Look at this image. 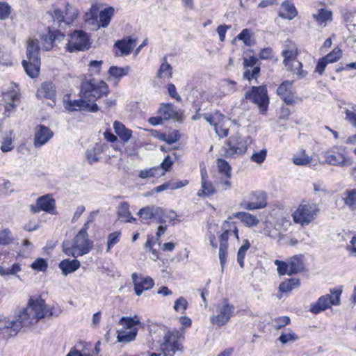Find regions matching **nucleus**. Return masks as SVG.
Returning <instances> with one entry per match:
<instances>
[{"label": "nucleus", "mask_w": 356, "mask_h": 356, "mask_svg": "<svg viewBox=\"0 0 356 356\" xmlns=\"http://www.w3.org/2000/svg\"><path fill=\"white\" fill-rule=\"evenodd\" d=\"M345 195L344 203L352 209H356V188L346 191Z\"/></svg>", "instance_id": "37998d69"}, {"label": "nucleus", "mask_w": 356, "mask_h": 356, "mask_svg": "<svg viewBox=\"0 0 356 356\" xmlns=\"http://www.w3.org/2000/svg\"><path fill=\"white\" fill-rule=\"evenodd\" d=\"M250 247V243L245 240L242 246L238 249L237 253V261L241 268L244 267V258L248 250Z\"/></svg>", "instance_id": "c03bdc74"}, {"label": "nucleus", "mask_w": 356, "mask_h": 356, "mask_svg": "<svg viewBox=\"0 0 356 356\" xmlns=\"http://www.w3.org/2000/svg\"><path fill=\"white\" fill-rule=\"evenodd\" d=\"M159 113L165 120L172 118L175 115L173 105L170 104H162L159 108Z\"/></svg>", "instance_id": "ea45409f"}, {"label": "nucleus", "mask_w": 356, "mask_h": 356, "mask_svg": "<svg viewBox=\"0 0 356 356\" xmlns=\"http://www.w3.org/2000/svg\"><path fill=\"white\" fill-rule=\"evenodd\" d=\"M113 129L115 134L124 143L128 142L132 136V131L126 128L120 122L115 121L113 122Z\"/></svg>", "instance_id": "c85d7f7f"}, {"label": "nucleus", "mask_w": 356, "mask_h": 356, "mask_svg": "<svg viewBox=\"0 0 356 356\" xmlns=\"http://www.w3.org/2000/svg\"><path fill=\"white\" fill-rule=\"evenodd\" d=\"M274 327L276 330H280L290 323V318L288 316H280L274 320Z\"/></svg>", "instance_id": "0e129e2a"}, {"label": "nucleus", "mask_w": 356, "mask_h": 356, "mask_svg": "<svg viewBox=\"0 0 356 356\" xmlns=\"http://www.w3.org/2000/svg\"><path fill=\"white\" fill-rule=\"evenodd\" d=\"M260 72V67L258 66L254 67L252 70H250L248 68L243 72V78L250 81L252 79L256 78Z\"/></svg>", "instance_id": "338daca9"}, {"label": "nucleus", "mask_w": 356, "mask_h": 356, "mask_svg": "<svg viewBox=\"0 0 356 356\" xmlns=\"http://www.w3.org/2000/svg\"><path fill=\"white\" fill-rule=\"evenodd\" d=\"M89 222L78 232L73 241L65 240L63 242V251L68 256L77 257L88 252L89 242L87 226Z\"/></svg>", "instance_id": "f03ea898"}, {"label": "nucleus", "mask_w": 356, "mask_h": 356, "mask_svg": "<svg viewBox=\"0 0 356 356\" xmlns=\"http://www.w3.org/2000/svg\"><path fill=\"white\" fill-rule=\"evenodd\" d=\"M311 161L312 159L305 154L304 150L295 154L293 158V163L298 165H305L309 163Z\"/></svg>", "instance_id": "a19ab883"}, {"label": "nucleus", "mask_w": 356, "mask_h": 356, "mask_svg": "<svg viewBox=\"0 0 356 356\" xmlns=\"http://www.w3.org/2000/svg\"><path fill=\"white\" fill-rule=\"evenodd\" d=\"M298 339L299 337L295 333L289 330L288 332L282 333L279 337V341L282 343H286L289 341H295Z\"/></svg>", "instance_id": "6e6d98bb"}, {"label": "nucleus", "mask_w": 356, "mask_h": 356, "mask_svg": "<svg viewBox=\"0 0 356 356\" xmlns=\"http://www.w3.org/2000/svg\"><path fill=\"white\" fill-rule=\"evenodd\" d=\"M187 305H188L187 300L184 298L180 297L175 301V305H174V309L176 312H181V314H184V311L187 308Z\"/></svg>", "instance_id": "4d7b16f0"}, {"label": "nucleus", "mask_w": 356, "mask_h": 356, "mask_svg": "<svg viewBox=\"0 0 356 356\" xmlns=\"http://www.w3.org/2000/svg\"><path fill=\"white\" fill-rule=\"evenodd\" d=\"M10 14V6L6 2H0V19L4 20Z\"/></svg>", "instance_id": "680f3d73"}, {"label": "nucleus", "mask_w": 356, "mask_h": 356, "mask_svg": "<svg viewBox=\"0 0 356 356\" xmlns=\"http://www.w3.org/2000/svg\"><path fill=\"white\" fill-rule=\"evenodd\" d=\"M53 136L54 133L49 127L42 124L38 125L34 134V147L35 148L41 147L48 143Z\"/></svg>", "instance_id": "4468645a"}, {"label": "nucleus", "mask_w": 356, "mask_h": 356, "mask_svg": "<svg viewBox=\"0 0 356 356\" xmlns=\"http://www.w3.org/2000/svg\"><path fill=\"white\" fill-rule=\"evenodd\" d=\"M234 306L227 299L215 305V313L210 317V322L219 327L225 325L234 313Z\"/></svg>", "instance_id": "423d86ee"}, {"label": "nucleus", "mask_w": 356, "mask_h": 356, "mask_svg": "<svg viewBox=\"0 0 356 356\" xmlns=\"http://www.w3.org/2000/svg\"><path fill=\"white\" fill-rule=\"evenodd\" d=\"M172 74V68L170 64L165 62L161 64L157 73L158 77L163 79L171 78Z\"/></svg>", "instance_id": "79ce46f5"}, {"label": "nucleus", "mask_w": 356, "mask_h": 356, "mask_svg": "<svg viewBox=\"0 0 356 356\" xmlns=\"http://www.w3.org/2000/svg\"><path fill=\"white\" fill-rule=\"evenodd\" d=\"M70 39L66 44V48L70 52L88 49L89 38L83 31H74L69 35Z\"/></svg>", "instance_id": "ddd939ff"}, {"label": "nucleus", "mask_w": 356, "mask_h": 356, "mask_svg": "<svg viewBox=\"0 0 356 356\" xmlns=\"http://www.w3.org/2000/svg\"><path fill=\"white\" fill-rule=\"evenodd\" d=\"M65 18L64 20L65 24H70L73 22V21L76 19L77 16V12L75 9L72 8L69 3H67L65 8Z\"/></svg>", "instance_id": "8fccbe9b"}, {"label": "nucleus", "mask_w": 356, "mask_h": 356, "mask_svg": "<svg viewBox=\"0 0 356 356\" xmlns=\"http://www.w3.org/2000/svg\"><path fill=\"white\" fill-rule=\"evenodd\" d=\"M297 13V10L293 3L289 0H285L281 4L279 10V15L282 18L291 20L296 17Z\"/></svg>", "instance_id": "b1692460"}, {"label": "nucleus", "mask_w": 356, "mask_h": 356, "mask_svg": "<svg viewBox=\"0 0 356 356\" xmlns=\"http://www.w3.org/2000/svg\"><path fill=\"white\" fill-rule=\"evenodd\" d=\"M289 264V272L288 275H291L296 274L304 270L303 256L294 255L290 257L288 260Z\"/></svg>", "instance_id": "a878e982"}, {"label": "nucleus", "mask_w": 356, "mask_h": 356, "mask_svg": "<svg viewBox=\"0 0 356 356\" xmlns=\"http://www.w3.org/2000/svg\"><path fill=\"white\" fill-rule=\"evenodd\" d=\"M234 216L249 227L257 226L259 222L257 216L247 212H237Z\"/></svg>", "instance_id": "2f4dec72"}, {"label": "nucleus", "mask_w": 356, "mask_h": 356, "mask_svg": "<svg viewBox=\"0 0 356 356\" xmlns=\"http://www.w3.org/2000/svg\"><path fill=\"white\" fill-rule=\"evenodd\" d=\"M56 39V36L49 29L47 33L40 35L42 49L45 51H49L53 47V42Z\"/></svg>", "instance_id": "72a5a7b5"}, {"label": "nucleus", "mask_w": 356, "mask_h": 356, "mask_svg": "<svg viewBox=\"0 0 356 356\" xmlns=\"http://www.w3.org/2000/svg\"><path fill=\"white\" fill-rule=\"evenodd\" d=\"M236 82L234 81L225 80L222 83V88L223 90L224 95H229L235 91Z\"/></svg>", "instance_id": "13d9d810"}, {"label": "nucleus", "mask_w": 356, "mask_h": 356, "mask_svg": "<svg viewBox=\"0 0 356 356\" xmlns=\"http://www.w3.org/2000/svg\"><path fill=\"white\" fill-rule=\"evenodd\" d=\"M222 227L224 232L220 236V243H222L223 242L227 243L228 238L231 235H234L236 238H238V230L235 222L225 221L223 224Z\"/></svg>", "instance_id": "bb28decb"}, {"label": "nucleus", "mask_w": 356, "mask_h": 356, "mask_svg": "<svg viewBox=\"0 0 356 356\" xmlns=\"http://www.w3.org/2000/svg\"><path fill=\"white\" fill-rule=\"evenodd\" d=\"M13 149V146L12 145V138L10 136H6L2 142L1 150L3 152H7L11 151Z\"/></svg>", "instance_id": "774afa93"}, {"label": "nucleus", "mask_w": 356, "mask_h": 356, "mask_svg": "<svg viewBox=\"0 0 356 356\" xmlns=\"http://www.w3.org/2000/svg\"><path fill=\"white\" fill-rule=\"evenodd\" d=\"M120 236L121 233L120 232H114L108 235L106 249L107 252H109L111 248L120 241Z\"/></svg>", "instance_id": "864d4df0"}, {"label": "nucleus", "mask_w": 356, "mask_h": 356, "mask_svg": "<svg viewBox=\"0 0 356 356\" xmlns=\"http://www.w3.org/2000/svg\"><path fill=\"white\" fill-rule=\"evenodd\" d=\"M314 19L319 25L326 26L327 22L332 20V13L325 8L318 10L317 13L313 15Z\"/></svg>", "instance_id": "473e14b6"}, {"label": "nucleus", "mask_w": 356, "mask_h": 356, "mask_svg": "<svg viewBox=\"0 0 356 356\" xmlns=\"http://www.w3.org/2000/svg\"><path fill=\"white\" fill-rule=\"evenodd\" d=\"M201 186L202 188L197 192L199 197H208L214 193V187L211 181L208 180V174L205 169L201 170Z\"/></svg>", "instance_id": "4be33fe9"}, {"label": "nucleus", "mask_w": 356, "mask_h": 356, "mask_svg": "<svg viewBox=\"0 0 356 356\" xmlns=\"http://www.w3.org/2000/svg\"><path fill=\"white\" fill-rule=\"evenodd\" d=\"M319 211L318 204L303 200L292 215L293 221L302 226L308 225L316 218Z\"/></svg>", "instance_id": "20e7f679"}, {"label": "nucleus", "mask_w": 356, "mask_h": 356, "mask_svg": "<svg viewBox=\"0 0 356 356\" xmlns=\"http://www.w3.org/2000/svg\"><path fill=\"white\" fill-rule=\"evenodd\" d=\"M129 71V66H126L124 67L111 66L108 70V74L114 78L120 79L121 77L127 75Z\"/></svg>", "instance_id": "58836bf2"}, {"label": "nucleus", "mask_w": 356, "mask_h": 356, "mask_svg": "<svg viewBox=\"0 0 356 356\" xmlns=\"http://www.w3.org/2000/svg\"><path fill=\"white\" fill-rule=\"evenodd\" d=\"M252 143L250 136H241L236 134L230 136L223 146V155L226 158L235 159L243 155L248 149V145Z\"/></svg>", "instance_id": "7ed1b4c3"}, {"label": "nucleus", "mask_w": 356, "mask_h": 356, "mask_svg": "<svg viewBox=\"0 0 356 356\" xmlns=\"http://www.w3.org/2000/svg\"><path fill=\"white\" fill-rule=\"evenodd\" d=\"M239 206L250 211L264 209L267 206L266 195L261 191L251 193L241 200Z\"/></svg>", "instance_id": "9b49d317"}, {"label": "nucleus", "mask_w": 356, "mask_h": 356, "mask_svg": "<svg viewBox=\"0 0 356 356\" xmlns=\"http://www.w3.org/2000/svg\"><path fill=\"white\" fill-rule=\"evenodd\" d=\"M323 157L326 163L332 165L344 167L351 164L350 159L346 157L343 154H336L333 149L325 152Z\"/></svg>", "instance_id": "f3484780"}, {"label": "nucleus", "mask_w": 356, "mask_h": 356, "mask_svg": "<svg viewBox=\"0 0 356 356\" xmlns=\"http://www.w3.org/2000/svg\"><path fill=\"white\" fill-rule=\"evenodd\" d=\"M341 293V290H334L331 291V294L320 297L317 302L311 306L309 311L313 314H317L325 310L332 305H340V296Z\"/></svg>", "instance_id": "9d476101"}, {"label": "nucleus", "mask_w": 356, "mask_h": 356, "mask_svg": "<svg viewBox=\"0 0 356 356\" xmlns=\"http://www.w3.org/2000/svg\"><path fill=\"white\" fill-rule=\"evenodd\" d=\"M66 356H89L88 343L82 341L77 342Z\"/></svg>", "instance_id": "c756f323"}, {"label": "nucleus", "mask_w": 356, "mask_h": 356, "mask_svg": "<svg viewBox=\"0 0 356 356\" xmlns=\"http://www.w3.org/2000/svg\"><path fill=\"white\" fill-rule=\"evenodd\" d=\"M174 216L166 214L165 211L161 207H156L154 211V219L163 224L165 223L168 219L172 220Z\"/></svg>", "instance_id": "49530a36"}, {"label": "nucleus", "mask_w": 356, "mask_h": 356, "mask_svg": "<svg viewBox=\"0 0 356 356\" xmlns=\"http://www.w3.org/2000/svg\"><path fill=\"white\" fill-rule=\"evenodd\" d=\"M26 57L27 60H40V46L38 40L29 39L28 40L26 48Z\"/></svg>", "instance_id": "393cba45"}, {"label": "nucleus", "mask_w": 356, "mask_h": 356, "mask_svg": "<svg viewBox=\"0 0 356 356\" xmlns=\"http://www.w3.org/2000/svg\"><path fill=\"white\" fill-rule=\"evenodd\" d=\"M89 82H83L81 88V98L79 99L72 100L70 95L67 94L63 97V104L69 111H85L89 107L88 98Z\"/></svg>", "instance_id": "0eeeda50"}, {"label": "nucleus", "mask_w": 356, "mask_h": 356, "mask_svg": "<svg viewBox=\"0 0 356 356\" xmlns=\"http://www.w3.org/2000/svg\"><path fill=\"white\" fill-rule=\"evenodd\" d=\"M346 119L356 128V105L352 107V110L346 111Z\"/></svg>", "instance_id": "052dcab7"}, {"label": "nucleus", "mask_w": 356, "mask_h": 356, "mask_svg": "<svg viewBox=\"0 0 356 356\" xmlns=\"http://www.w3.org/2000/svg\"><path fill=\"white\" fill-rule=\"evenodd\" d=\"M292 83L293 81H285L277 89V94L289 105L294 103L296 97Z\"/></svg>", "instance_id": "a211bd4d"}, {"label": "nucleus", "mask_w": 356, "mask_h": 356, "mask_svg": "<svg viewBox=\"0 0 356 356\" xmlns=\"http://www.w3.org/2000/svg\"><path fill=\"white\" fill-rule=\"evenodd\" d=\"M118 214L122 221L132 222L136 220V218L131 216L129 204L127 202H122L120 204Z\"/></svg>", "instance_id": "f704fd0d"}, {"label": "nucleus", "mask_w": 356, "mask_h": 356, "mask_svg": "<svg viewBox=\"0 0 356 356\" xmlns=\"http://www.w3.org/2000/svg\"><path fill=\"white\" fill-rule=\"evenodd\" d=\"M80 267V262L77 259L70 260L65 259L62 260L59 264V268L64 275H67L76 270Z\"/></svg>", "instance_id": "cd10ccee"}, {"label": "nucleus", "mask_w": 356, "mask_h": 356, "mask_svg": "<svg viewBox=\"0 0 356 356\" xmlns=\"http://www.w3.org/2000/svg\"><path fill=\"white\" fill-rule=\"evenodd\" d=\"M131 277L137 296L141 295L144 291L152 289L154 284V280L151 277L138 275L136 273H134Z\"/></svg>", "instance_id": "dca6fc26"}, {"label": "nucleus", "mask_w": 356, "mask_h": 356, "mask_svg": "<svg viewBox=\"0 0 356 356\" xmlns=\"http://www.w3.org/2000/svg\"><path fill=\"white\" fill-rule=\"evenodd\" d=\"M97 10L96 6L92 5L90 7V29L92 30H97L100 27L106 28L115 13V10L111 6L104 8L99 12L98 20L97 17H95Z\"/></svg>", "instance_id": "6e6552de"}, {"label": "nucleus", "mask_w": 356, "mask_h": 356, "mask_svg": "<svg viewBox=\"0 0 356 356\" xmlns=\"http://www.w3.org/2000/svg\"><path fill=\"white\" fill-rule=\"evenodd\" d=\"M138 177L141 179H147L163 175V170L159 167L141 170L138 172Z\"/></svg>", "instance_id": "c9c22d12"}, {"label": "nucleus", "mask_w": 356, "mask_h": 356, "mask_svg": "<svg viewBox=\"0 0 356 356\" xmlns=\"http://www.w3.org/2000/svg\"><path fill=\"white\" fill-rule=\"evenodd\" d=\"M3 98L6 104L5 112L9 115L10 113L15 111L17 106V103L19 102L20 98L19 94L13 90L5 92L3 95Z\"/></svg>", "instance_id": "412c9836"}, {"label": "nucleus", "mask_w": 356, "mask_h": 356, "mask_svg": "<svg viewBox=\"0 0 356 356\" xmlns=\"http://www.w3.org/2000/svg\"><path fill=\"white\" fill-rule=\"evenodd\" d=\"M155 208L156 207L154 206L143 207L139 210L138 214L145 220L154 219Z\"/></svg>", "instance_id": "a18cd8bd"}, {"label": "nucleus", "mask_w": 356, "mask_h": 356, "mask_svg": "<svg viewBox=\"0 0 356 356\" xmlns=\"http://www.w3.org/2000/svg\"><path fill=\"white\" fill-rule=\"evenodd\" d=\"M31 211L34 213H38L44 211L52 213L55 209V200L49 195H43L37 199L36 204L30 206Z\"/></svg>", "instance_id": "2eb2a0df"}, {"label": "nucleus", "mask_w": 356, "mask_h": 356, "mask_svg": "<svg viewBox=\"0 0 356 356\" xmlns=\"http://www.w3.org/2000/svg\"><path fill=\"white\" fill-rule=\"evenodd\" d=\"M33 269L39 270V271H44L47 268V263L45 259L39 258L35 260L32 264L31 265Z\"/></svg>", "instance_id": "bf43d9fd"}, {"label": "nucleus", "mask_w": 356, "mask_h": 356, "mask_svg": "<svg viewBox=\"0 0 356 356\" xmlns=\"http://www.w3.org/2000/svg\"><path fill=\"white\" fill-rule=\"evenodd\" d=\"M181 338V334L177 330L166 332L161 341L160 350L168 356H173L179 349V341Z\"/></svg>", "instance_id": "f8f14e48"}, {"label": "nucleus", "mask_w": 356, "mask_h": 356, "mask_svg": "<svg viewBox=\"0 0 356 356\" xmlns=\"http://www.w3.org/2000/svg\"><path fill=\"white\" fill-rule=\"evenodd\" d=\"M285 66L287 67L288 70L296 74L299 78H302L307 74V72L302 70V63L297 59L291 62L289 65H285Z\"/></svg>", "instance_id": "4c0bfd02"}, {"label": "nucleus", "mask_w": 356, "mask_h": 356, "mask_svg": "<svg viewBox=\"0 0 356 356\" xmlns=\"http://www.w3.org/2000/svg\"><path fill=\"white\" fill-rule=\"evenodd\" d=\"M59 307H47L44 300L30 298L26 308L17 316L0 318V338L8 339L16 336L22 328L30 327L45 317H57Z\"/></svg>", "instance_id": "f257e3e1"}, {"label": "nucleus", "mask_w": 356, "mask_h": 356, "mask_svg": "<svg viewBox=\"0 0 356 356\" xmlns=\"http://www.w3.org/2000/svg\"><path fill=\"white\" fill-rule=\"evenodd\" d=\"M140 319L137 316L134 317H122L118 322L122 328L117 331L118 341L129 343L134 341L138 333L137 325Z\"/></svg>", "instance_id": "39448f33"}, {"label": "nucleus", "mask_w": 356, "mask_h": 356, "mask_svg": "<svg viewBox=\"0 0 356 356\" xmlns=\"http://www.w3.org/2000/svg\"><path fill=\"white\" fill-rule=\"evenodd\" d=\"M37 95L40 97H44L51 100L52 104H49L51 107L55 105L56 87L51 82L42 83L38 90Z\"/></svg>", "instance_id": "aec40b11"}, {"label": "nucleus", "mask_w": 356, "mask_h": 356, "mask_svg": "<svg viewBox=\"0 0 356 356\" xmlns=\"http://www.w3.org/2000/svg\"><path fill=\"white\" fill-rule=\"evenodd\" d=\"M245 98L252 100L257 104L262 113H266L268 110L269 98L265 86H252L251 90L245 93Z\"/></svg>", "instance_id": "1a4fd4ad"}, {"label": "nucleus", "mask_w": 356, "mask_h": 356, "mask_svg": "<svg viewBox=\"0 0 356 356\" xmlns=\"http://www.w3.org/2000/svg\"><path fill=\"white\" fill-rule=\"evenodd\" d=\"M227 243L223 242L220 243L219 248V259L222 268L223 269L226 263L227 254Z\"/></svg>", "instance_id": "5fc2aeb1"}, {"label": "nucleus", "mask_w": 356, "mask_h": 356, "mask_svg": "<svg viewBox=\"0 0 356 356\" xmlns=\"http://www.w3.org/2000/svg\"><path fill=\"white\" fill-rule=\"evenodd\" d=\"M202 117L208 122L211 125L216 127V124L219 123L220 120L224 118V115L216 112L214 114L204 113Z\"/></svg>", "instance_id": "de8ad7c7"}, {"label": "nucleus", "mask_w": 356, "mask_h": 356, "mask_svg": "<svg viewBox=\"0 0 356 356\" xmlns=\"http://www.w3.org/2000/svg\"><path fill=\"white\" fill-rule=\"evenodd\" d=\"M342 56L341 49L337 47L334 48V49L329 54H327L325 56H324L325 59L329 63H333L339 60Z\"/></svg>", "instance_id": "3c124183"}, {"label": "nucleus", "mask_w": 356, "mask_h": 356, "mask_svg": "<svg viewBox=\"0 0 356 356\" xmlns=\"http://www.w3.org/2000/svg\"><path fill=\"white\" fill-rule=\"evenodd\" d=\"M299 286L300 280L298 279L291 278L282 282L279 286V289L282 293H288L298 288Z\"/></svg>", "instance_id": "e433bc0d"}, {"label": "nucleus", "mask_w": 356, "mask_h": 356, "mask_svg": "<svg viewBox=\"0 0 356 356\" xmlns=\"http://www.w3.org/2000/svg\"><path fill=\"white\" fill-rule=\"evenodd\" d=\"M22 65L26 74L31 78H35L39 75L40 60L31 61L24 60Z\"/></svg>", "instance_id": "7c9ffc66"}, {"label": "nucleus", "mask_w": 356, "mask_h": 356, "mask_svg": "<svg viewBox=\"0 0 356 356\" xmlns=\"http://www.w3.org/2000/svg\"><path fill=\"white\" fill-rule=\"evenodd\" d=\"M216 163L219 172L224 174L227 178H229L231 177V167L228 162L224 159H218Z\"/></svg>", "instance_id": "09e8293b"}, {"label": "nucleus", "mask_w": 356, "mask_h": 356, "mask_svg": "<svg viewBox=\"0 0 356 356\" xmlns=\"http://www.w3.org/2000/svg\"><path fill=\"white\" fill-rule=\"evenodd\" d=\"M284 65H289L291 62L296 59V53L292 50H286L282 52Z\"/></svg>", "instance_id": "69168bd1"}, {"label": "nucleus", "mask_w": 356, "mask_h": 356, "mask_svg": "<svg viewBox=\"0 0 356 356\" xmlns=\"http://www.w3.org/2000/svg\"><path fill=\"white\" fill-rule=\"evenodd\" d=\"M108 92V86L104 81L90 79V101L92 97L97 99L103 96H106Z\"/></svg>", "instance_id": "6ab92c4d"}, {"label": "nucleus", "mask_w": 356, "mask_h": 356, "mask_svg": "<svg viewBox=\"0 0 356 356\" xmlns=\"http://www.w3.org/2000/svg\"><path fill=\"white\" fill-rule=\"evenodd\" d=\"M275 264L277 266V272H278L279 275H284L285 274L288 275L289 268L288 261L285 262V261H282L280 260H275Z\"/></svg>", "instance_id": "e2e57ef3"}, {"label": "nucleus", "mask_w": 356, "mask_h": 356, "mask_svg": "<svg viewBox=\"0 0 356 356\" xmlns=\"http://www.w3.org/2000/svg\"><path fill=\"white\" fill-rule=\"evenodd\" d=\"M135 42L136 40H133L131 38H127L122 40L117 41L114 44V47L118 49L120 53L116 51L115 56H120L129 54L135 46Z\"/></svg>", "instance_id": "5701e85b"}, {"label": "nucleus", "mask_w": 356, "mask_h": 356, "mask_svg": "<svg viewBox=\"0 0 356 356\" xmlns=\"http://www.w3.org/2000/svg\"><path fill=\"white\" fill-rule=\"evenodd\" d=\"M266 156L267 149H263L259 152H254L250 157V160L257 164H261L266 160Z\"/></svg>", "instance_id": "603ef678"}]
</instances>
